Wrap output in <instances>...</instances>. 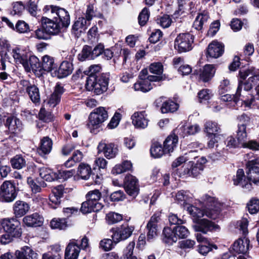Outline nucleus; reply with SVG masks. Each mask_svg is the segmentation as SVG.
Returning <instances> with one entry per match:
<instances>
[{"mask_svg": "<svg viewBox=\"0 0 259 259\" xmlns=\"http://www.w3.org/2000/svg\"><path fill=\"white\" fill-rule=\"evenodd\" d=\"M204 202L207 205L205 210H201L198 207L188 204L187 210L193 218L196 223L193 228L196 232L206 234L217 228L213 222L205 219H201L205 215L211 219H215L218 217L221 210L222 204L214 197L205 195L203 197Z\"/></svg>", "mask_w": 259, "mask_h": 259, "instance_id": "obj_1", "label": "nucleus"}, {"mask_svg": "<svg viewBox=\"0 0 259 259\" xmlns=\"http://www.w3.org/2000/svg\"><path fill=\"white\" fill-rule=\"evenodd\" d=\"M239 74L240 78L243 80L247 76L249 77L246 81L239 80L236 91V96L241 97V103H244L245 106L250 107L252 105H253L255 99L247 92L252 88L253 84L259 81V70L251 67L247 69L240 70Z\"/></svg>", "mask_w": 259, "mask_h": 259, "instance_id": "obj_2", "label": "nucleus"}, {"mask_svg": "<svg viewBox=\"0 0 259 259\" xmlns=\"http://www.w3.org/2000/svg\"><path fill=\"white\" fill-rule=\"evenodd\" d=\"M101 197V193L98 190L95 189L89 192L86 195L87 201L81 204V211L83 213H87L99 211L103 207L102 204L98 202Z\"/></svg>", "mask_w": 259, "mask_h": 259, "instance_id": "obj_3", "label": "nucleus"}, {"mask_svg": "<svg viewBox=\"0 0 259 259\" xmlns=\"http://www.w3.org/2000/svg\"><path fill=\"white\" fill-rule=\"evenodd\" d=\"M189 234L187 228L183 226H176L173 229L165 227L163 230V241L168 245H171L176 242L178 239L187 237Z\"/></svg>", "mask_w": 259, "mask_h": 259, "instance_id": "obj_4", "label": "nucleus"}, {"mask_svg": "<svg viewBox=\"0 0 259 259\" xmlns=\"http://www.w3.org/2000/svg\"><path fill=\"white\" fill-rule=\"evenodd\" d=\"M108 76L106 74H102L97 77H88L86 88L97 95L102 94L107 90L109 81Z\"/></svg>", "mask_w": 259, "mask_h": 259, "instance_id": "obj_5", "label": "nucleus"}, {"mask_svg": "<svg viewBox=\"0 0 259 259\" xmlns=\"http://www.w3.org/2000/svg\"><path fill=\"white\" fill-rule=\"evenodd\" d=\"M194 36L189 32L180 33L176 37L174 47L179 53H185L193 48Z\"/></svg>", "mask_w": 259, "mask_h": 259, "instance_id": "obj_6", "label": "nucleus"}, {"mask_svg": "<svg viewBox=\"0 0 259 259\" xmlns=\"http://www.w3.org/2000/svg\"><path fill=\"white\" fill-rule=\"evenodd\" d=\"M45 10L53 18H58L61 23L62 27L66 28L69 25L70 22V16L68 12L64 9L50 5L46 6Z\"/></svg>", "mask_w": 259, "mask_h": 259, "instance_id": "obj_7", "label": "nucleus"}, {"mask_svg": "<svg viewBox=\"0 0 259 259\" xmlns=\"http://www.w3.org/2000/svg\"><path fill=\"white\" fill-rule=\"evenodd\" d=\"M108 115L105 108L100 107L97 108L91 112L89 116L88 126L92 130L99 128L102 123L107 118Z\"/></svg>", "mask_w": 259, "mask_h": 259, "instance_id": "obj_8", "label": "nucleus"}, {"mask_svg": "<svg viewBox=\"0 0 259 259\" xmlns=\"http://www.w3.org/2000/svg\"><path fill=\"white\" fill-rule=\"evenodd\" d=\"M253 155V153H250L246 155V160H248L246 164L248 168V171L247 172V179L250 182L257 185L259 184V167L256 164H259V159L254 158L250 159Z\"/></svg>", "mask_w": 259, "mask_h": 259, "instance_id": "obj_9", "label": "nucleus"}, {"mask_svg": "<svg viewBox=\"0 0 259 259\" xmlns=\"http://www.w3.org/2000/svg\"><path fill=\"white\" fill-rule=\"evenodd\" d=\"M134 230V227L125 224L116 228H112L110 231L112 233L111 235V238L114 243L116 244L120 241L128 238L132 235Z\"/></svg>", "mask_w": 259, "mask_h": 259, "instance_id": "obj_10", "label": "nucleus"}, {"mask_svg": "<svg viewBox=\"0 0 259 259\" xmlns=\"http://www.w3.org/2000/svg\"><path fill=\"white\" fill-rule=\"evenodd\" d=\"M2 225L4 231H8L18 238L21 237L22 230L20 222L15 218L2 220Z\"/></svg>", "mask_w": 259, "mask_h": 259, "instance_id": "obj_11", "label": "nucleus"}, {"mask_svg": "<svg viewBox=\"0 0 259 259\" xmlns=\"http://www.w3.org/2000/svg\"><path fill=\"white\" fill-rule=\"evenodd\" d=\"M15 185L10 181L4 182L1 186L0 196L6 202L13 201L16 197Z\"/></svg>", "mask_w": 259, "mask_h": 259, "instance_id": "obj_12", "label": "nucleus"}, {"mask_svg": "<svg viewBox=\"0 0 259 259\" xmlns=\"http://www.w3.org/2000/svg\"><path fill=\"white\" fill-rule=\"evenodd\" d=\"M162 79V76L149 75L147 79H141L135 83L134 88L135 91L147 92L152 88V81H159Z\"/></svg>", "mask_w": 259, "mask_h": 259, "instance_id": "obj_13", "label": "nucleus"}, {"mask_svg": "<svg viewBox=\"0 0 259 259\" xmlns=\"http://www.w3.org/2000/svg\"><path fill=\"white\" fill-rule=\"evenodd\" d=\"M98 149L99 153H102L108 159L114 158L118 151V147L115 144L105 143L103 142H101L99 144Z\"/></svg>", "mask_w": 259, "mask_h": 259, "instance_id": "obj_14", "label": "nucleus"}, {"mask_svg": "<svg viewBox=\"0 0 259 259\" xmlns=\"http://www.w3.org/2000/svg\"><path fill=\"white\" fill-rule=\"evenodd\" d=\"M160 220L159 214H154L150 218L149 221L147 224V239L148 241H151L155 238L158 235V225L157 223Z\"/></svg>", "mask_w": 259, "mask_h": 259, "instance_id": "obj_15", "label": "nucleus"}, {"mask_svg": "<svg viewBox=\"0 0 259 259\" xmlns=\"http://www.w3.org/2000/svg\"><path fill=\"white\" fill-rule=\"evenodd\" d=\"M125 189L127 193L133 197L137 196L139 193V188L138 180L132 175H128L125 178Z\"/></svg>", "mask_w": 259, "mask_h": 259, "instance_id": "obj_16", "label": "nucleus"}, {"mask_svg": "<svg viewBox=\"0 0 259 259\" xmlns=\"http://www.w3.org/2000/svg\"><path fill=\"white\" fill-rule=\"evenodd\" d=\"M41 25L50 34L56 35L61 30L62 26L54 20L46 17L41 18Z\"/></svg>", "mask_w": 259, "mask_h": 259, "instance_id": "obj_17", "label": "nucleus"}, {"mask_svg": "<svg viewBox=\"0 0 259 259\" xmlns=\"http://www.w3.org/2000/svg\"><path fill=\"white\" fill-rule=\"evenodd\" d=\"M132 123L135 127L145 128L148 126V120L145 111L137 112L132 116Z\"/></svg>", "mask_w": 259, "mask_h": 259, "instance_id": "obj_18", "label": "nucleus"}, {"mask_svg": "<svg viewBox=\"0 0 259 259\" xmlns=\"http://www.w3.org/2000/svg\"><path fill=\"white\" fill-rule=\"evenodd\" d=\"M64 92L63 87L60 84H57L54 92L47 101V105L50 107H55L59 103L61 96Z\"/></svg>", "mask_w": 259, "mask_h": 259, "instance_id": "obj_19", "label": "nucleus"}, {"mask_svg": "<svg viewBox=\"0 0 259 259\" xmlns=\"http://www.w3.org/2000/svg\"><path fill=\"white\" fill-rule=\"evenodd\" d=\"M24 68L27 72L32 71L34 73H40L41 71V65L39 60L35 56H31L26 61Z\"/></svg>", "mask_w": 259, "mask_h": 259, "instance_id": "obj_20", "label": "nucleus"}, {"mask_svg": "<svg viewBox=\"0 0 259 259\" xmlns=\"http://www.w3.org/2000/svg\"><path fill=\"white\" fill-rule=\"evenodd\" d=\"M224 51V46L221 43L213 41L208 46L207 56L218 58L222 55Z\"/></svg>", "mask_w": 259, "mask_h": 259, "instance_id": "obj_21", "label": "nucleus"}, {"mask_svg": "<svg viewBox=\"0 0 259 259\" xmlns=\"http://www.w3.org/2000/svg\"><path fill=\"white\" fill-rule=\"evenodd\" d=\"M16 259H37L38 253L29 246H24L15 252Z\"/></svg>", "mask_w": 259, "mask_h": 259, "instance_id": "obj_22", "label": "nucleus"}, {"mask_svg": "<svg viewBox=\"0 0 259 259\" xmlns=\"http://www.w3.org/2000/svg\"><path fill=\"white\" fill-rule=\"evenodd\" d=\"M249 246V240L244 237L243 238H239L235 241L232 245V249L237 254H244L248 251Z\"/></svg>", "mask_w": 259, "mask_h": 259, "instance_id": "obj_23", "label": "nucleus"}, {"mask_svg": "<svg viewBox=\"0 0 259 259\" xmlns=\"http://www.w3.org/2000/svg\"><path fill=\"white\" fill-rule=\"evenodd\" d=\"M80 250V247L77 244L76 240H71L66 248L65 258L77 259Z\"/></svg>", "mask_w": 259, "mask_h": 259, "instance_id": "obj_24", "label": "nucleus"}, {"mask_svg": "<svg viewBox=\"0 0 259 259\" xmlns=\"http://www.w3.org/2000/svg\"><path fill=\"white\" fill-rule=\"evenodd\" d=\"M90 25V22L85 20L84 17H79L74 21L72 27V31L76 35H79L81 33L84 32Z\"/></svg>", "mask_w": 259, "mask_h": 259, "instance_id": "obj_25", "label": "nucleus"}, {"mask_svg": "<svg viewBox=\"0 0 259 259\" xmlns=\"http://www.w3.org/2000/svg\"><path fill=\"white\" fill-rule=\"evenodd\" d=\"M44 219L37 213L25 216L23 219V223L27 227H36L40 226L43 223Z\"/></svg>", "mask_w": 259, "mask_h": 259, "instance_id": "obj_26", "label": "nucleus"}, {"mask_svg": "<svg viewBox=\"0 0 259 259\" xmlns=\"http://www.w3.org/2000/svg\"><path fill=\"white\" fill-rule=\"evenodd\" d=\"M200 130V127L197 124L186 126L182 125L180 127L177 128L175 132H177L183 137H185L188 135H194Z\"/></svg>", "mask_w": 259, "mask_h": 259, "instance_id": "obj_27", "label": "nucleus"}, {"mask_svg": "<svg viewBox=\"0 0 259 259\" xmlns=\"http://www.w3.org/2000/svg\"><path fill=\"white\" fill-rule=\"evenodd\" d=\"M5 125L11 133H17L21 130V121L14 116L8 117L6 121Z\"/></svg>", "mask_w": 259, "mask_h": 259, "instance_id": "obj_28", "label": "nucleus"}, {"mask_svg": "<svg viewBox=\"0 0 259 259\" xmlns=\"http://www.w3.org/2000/svg\"><path fill=\"white\" fill-rule=\"evenodd\" d=\"M215 69L213 65L207 64L200 70L199 77L204 82L208 81L213 76Z\"/></svg>", "mask_w": 259, "mask_h": 259, "instance_id": "obj_29", "label": "nucleus"}, {"mask_svg": "<svg viewBox=\"0 0 259 259\" xmlns=\"http://www.w3.org/2000/svg\"><path fill=\"white\" fill-rule=\"evenodd\" d=\"M234 184L235 185H239L242 188H245L250 190L251 188V184L248 179H246L244 176V171L242 169H239L236 174V177L233 179Z\"/></svg>", "mask_w": 259, "mask_h": 259, "instance_id": "obj_30", "label": "nucleus"}, {"mask_svg": "<svg viewBox=\"0 0 259 259\" xmlns=\"http://www.w3.org/2000/svg\"><path fill=\"white\" fill-rule=\"evenodd\" d=\"M30 206L28 204L23 201H17L14 204L13 210L17 217H21L28 212Z\"/></svg>", "mask_w": 259, "mask_h": 259, "instance_id": "obj_31", "label": "nucleus"}, {"mask_svg": "<svg viewBox=\"0 0 259 259\" xmlns=\"http://www.w3.org/2000/svg\"><path fill=\"white\" fill-rule=\"evenodd\" d=\"M178 142V137L175 134L168 136L163 142V148L166 153L172 152L177 147Z\"/></svg>", "mask_w": 259, "mask_h": 259, "instance_id": "obj_32", "label": "nucleus"}, {"mask_svg": "<svg viewBox=\"0 0 259 259\" xmlns=\"http://www.w3.org/2000/svg\"><path fill=\"white\" fill-rule=\"evenodd\" d=\"M73 69L71 62L67 61L62 62L58 70V77L63 78L68 76L72 73Z\"/></svg>", "mask_w": 259, "mask_h": 259, "instance_id": "obj_33", "label": "nucleus"}, {"mask_svg": "<svg viewBox=\"0 0 259 259\" xmlns=\"http://www.w3.org/2000/svg\"><path fill=\"white\" fill-rule=\"evenodd\" d=\"M209 16L207 13L203 12L199 14L195 19L193 27L197 30L202 29L203 26L207 23Z\"/></svg>", "mask_w": 259, "mask_h": 259, "instance_id": "obj_34", "label": "nucleus"}, {"mask_svg": "<svg viewBox=\"0 0 259 259\" xmlns=\"http://www.w3.org/2000/svg\"><path fill=\"white\" fill-rule=\"evenodd\" d=\"M27 184L30 187L31 191L34 193L40 192L41 187L45 188L47 184L44 181H39L37 179L33 180L30 177L27 178Z\"/></svg>", "mask_w": 259, "mask_h": 259, "instance_id": "obj_35", "label": "nucleus"}, {"mask_svg": "<svg viewBox=\"0 0 259 259\" xmlns=\"http://www.w3.org/2000/svg\"><path fill=\"white\" fill-rule=\"evenodd\" d=\"M53 143L51 139L48 137H44L41 141L40 146L38 152L40 155L49 153L52 148Z\"/></svg>", "mask_w": 259, "mask_h": 259, "instance_id": "obj_36", "label": "nucleus"}, {"mask_svg": "<svg viewBox=\"0 0 259 259\" xmlns=\"http://www.w3.org/2000/svg\"><path fill=\"white\" fill-rule=\"evenodd\" d=\"M12 55L17 63L21 64L24 66L28 59V57L24 51L19 48H16L12 50Z\"/></svg>", "mask_w": 259, "mask_h": 259, "instance_id": "obj_37", "label": "nucleus"}, {"mask_svg": "<svg viewBox=\"0 0 259 259\" xmlns=\"http://www.w3.org/2000/svg\"><path fill=\"white\" fill-rule=\"evenodd\" d=\"M91 173L92 169L89 164L81 163L79 165L77 169V175L82 179L88 180L91 176Z\"/></svg>", "mask_w": 259, "mask_h": 259, "instance_id": "obj_38", "label": "nucleus"}, {"mask_svg": "<svg viewBox=\"0 0 259 259\" xmlns=\"http://www.w3.org/2000/svg\"><path fill=\"white\" fill-rule=\"evenodd\" d=\"M68 226V222L65 218H54L50 222V227L53 229L65 230Z\"/></svg>", "mask_w": 259, "mask_h": 259, "instance_id": "obj_39", "label": "nucleus"}, {"mask_svg": "<svg viewBox=\"0 0 259 259\" xmlns=\"http://www.w3.org/2000/svg\"><path fill=\"white\" fill-rule=\"evenodd\" d=\"M41 70L51 71L55 67L54 59L52 57L45 55L42 58Z\"/></svg>", "mask_w": 259, "mask_h": 259, "instance_id": "obj_40", "label": "nucleus"}, {"mask_svg": "<svg viewBox=\"0 0 259 259\" xmlns=\"http://www.w3.org/2000/svg\"><path fill=\"white\" fill-rule=\"evenodd\" d=\"M204 132L209 135H215L221 130L218 123L211 120L207 121L204 124Z\"/></svg>", "mask_w": 259, "mask_h": 259, "instance_id": "obj_41", "label": "nucleus"}, {"mask_svg": "<svg viewBox=\"0 0 259 259\" xmlns=\"http://www.w3.org/2000/svg\"><path fill=\"white\" fill-rule=\"evenodd\" d=\"M236 137L238 141L241 142V145H244V141H246L247 139L246 127L245 123H238Z\"/></svg>", "mask_w": 259, "mask_h": 259, "instance_id": "obj_42", "label": "nucleus"}, {"mask_svg": "<svg viewBox=\"0 0 259 259\" xmlns=\"http://www.w3.org/2000/svg\"><path fill=\"white\" fill-rule=\"evenodd\" d=\"M195 152H196L195 151H191L188 153H186L185 155L177 158L175 160L173 161L171 164L172 167H177L184 162H186L187 160L190 159H192L193 157L195 158L196 157L194 155Z\"/></svg>", "mask_w": 259, "mask_h": 259, "instance_id": "obj_43", "label": "nucleus"}, {"mask_svg": "<svg viewBox=\"0 0 259 259\" xmlns=\"http://www.w3.org/2000/svg\"><path fill=\"white\" fill-rule=\"evenodd\" d=\"M179 108V105L171 101H166L162 105L161 107V112L163 113H166L168 112H174L176 111Z\"/></svg>", "mask_w": 259, "mask_h": 259, "instance_id": "obj_44", "label": "nucleus"}, {"mask_svg": "<svg viewBox=\"0 0 259 259\" xmlns=\"http://www.w3.org/2000/svg\"><path fill=\"white\" fill-rule=\"evenodd\" d=\"M32 102L34 103H38L40 101V94L38 88L33 84L26 92Z\"/></svg>", "mask_w": 259, "mask_h": 259, "instance_id": "obj_45", "label": "nucleus"}, {"mask_svg": "<svg viewBox=\"0 0 259 259\" xmlns=\"http://www.w3.org/2000/svg\"><path fill=\"white\" fill-rule=\"evenodd\" d=\"M77 57L78 59L80 61H84L87 59H93L92 48L89 46H84L81 52L78 55Z\"/></svg>", "mask_w": 259, "mask_h": 259, "instance_id": "obj_46", "label": "nucleus"}, {"mask_svg": "<svg viewBox=\"0 0 259 259\" xmlns=\"http://www.w3.org/2000/svg\"><path fill=\"white\" fill-rule=\"evenodd\" d=\"M151 155L155 158L161 157L164 154L166 153L164 148L158 143H154L152 144L150 149Z\"/></svg>", "mask_w": 259, "mask_h": 259, "instance_id": "obj_47", "label": "nucleus"}, {"mask_svg": "<svg viewBox=\"0 0 259 259\" xmlns=\"http://www.w3.org/2000/svg\"><path fill=\"white\" fill-rule=\"evenodd\" d=\"M11 163L14 168L21 169L25 165L26 161L22 156L16 155L11 159Z\"/></svg>", "mask_w": 259, "mask_h": 259, "instance_id": "obj_48", "label": "nucleus"}, {"mask_svg": "<svg viewBox=\"0 0 259 259\" xmlns=\"http://www.w3.org/2000/svg\"><path fill=\"white\" fill-rule=\"evenodd\" d=\"M106 220L108 224H114L122 220V216L118 213L110 212L106 214Z\"/></svg>", "mask_w": 259, "mask_h": 259, "instance_id": "obj_49", "label": "nucleus"}, {"mask_svg": "<svg viewBox=\"0 0 259 259\" xmlns=\"http://www.w3.org/2000/svg\"><path fill=\"white\" fill-rule=\"evenodd\" d=\"M114 243L112 239L104 238L100 241L99 247L105 251H108L113 248Z\"/></svg>", "mask_w": 259, "mask_h": 259, "instance_id": "obj_50", "label": "nucleus"}, {"mask_svg": "<svg viewBox=\"0 0 259 259\" xmlns=\"http://www.w3.org/2000/svg\"><path fill=\"white\" fill-rule=\"evenodd\" d=\"M248 211L251 214L256 213L259 211V199L253 198L247 203Z\"/></svg>", "mask_w": 259, "mask_h": 259, "instance_id": "obj_51", "label": "nucleus"}, {"mask_svg": "<svg viewBox=\"0 0 259 259\" xmlns=\"http://www.w3.org/2000/svg\"><path fill=\"white\" fill-rule=\"evenodd\" d=\"M17 239L18 238L14 236L13 234L8 231H5L4 234L2 235L0 237V242L2 244L6 245L12 242Z\"/></svg>", "mask_w": 259, "mask_h": 259, "instance_id": "obj_52", "label": "nucleus"}, {"mask_svg": "<svg viewBox=\"0 0 259 259\" xmlns=\"http://www.w3.org/2000/svg\"><path fill=\"white\" fill-rule=\"evenodd\" d=\"M150 12L147 8H144L140 12L139 17V23L141 26L145 25L149 20Z\"/></svg>", "mask_w": 259, "mask_h": 259, "instance_id": "obj_53", "label": "nucleus"}, {"mask_svg": "<svg viewBox=\"0 0 259 259\" xmlns=\"http://www.w3.org/2000/svg\"><path fill=\"white\" fill-rule=\"evenodd\" d=\"M149 71L151 73L156 74V76H161L163 71V66L159 62L152 63L149 66Z\"/></svg>", "mask_w": 259, "mask_h": 259, "instance_id": "obj_54", "label": "nucleus"}, {"mask_svg": "<svg viewBox=\"0 0 259 259\" xmlns=\"http://www.w3.org/2000/svg\"><path fill=\"white\" fill-rule=\"evenodd\" d=\"M200 102H202L208 100L212 96V92L208 89H203L198 94Z\"/></svg>", "mask_w": 259, "mask_h": 259, "instance_id": "obj_55", "label": "nucleus"}, {"mask_svg": "<svg viewBox=\"0 0 259 259\" xmlns=\"http://www.w3.org/2000/svg\"><path fill=\"white\" fill-rule=\"evenodd\" d=\"M171 22V19L168 15H164L157 19V23L163 28L168 27L170 25Z\"/></svg>", "mask_w": 259, "mask_h": 259, "instance_id": "obj_56", "label": "nucleus"}, {"mask_svg": "<svg viewBox=\"0 0 259 259\" xmlns=\"http://www.w3.org/2000/svg\"><path fill=\"white\" fill-rule=\"evenodd\" d=\"M35 37L38 39L46 40L50 38V35L42 26L35 31Z\"/></svg>", "mask_w": 259, "mask_h": 259, "instance_id": "obj_57", "label": "nucleus"}, {"mask_svg": "<svg viewBox=\"0 0 259 259\" xmlns=\"http://www.w3.org/2000/svg\"><path fill=\"white\" fill-rule=\"evenodd\" d=\"M39 118L40 120L44 121L45 122L51 121L53 116L52 114L47 111L45 108H41L38 114Z\"/></svg>", "mask_w": 259, "mask_h": 259, "instance_id": "obj_58", "label": "nucleus"}, {"mask_svg": "<svg viewBox=\"0 0 259 259\" xmlns=\"http://www.w3.org/2000/svg\"><path fill=\"white\" fill-rule=\"evenodd\" d=\"M135 243L134 241L130 242L123 251V256L127 259H131L133 257V250L135 247Z\"/></svg>", "mask_w": 259, "mask_h": 259, "instance_id": "obj_59", "label": "nucleus"}, {"mask_svg": "<svg viewBox=\"0 0 259 259\" xmlns=\"http://www.w3.org/2000/svg\"><path fill=\"white\" fill-rule=\"evenodd\" d=\"M121 115L119 113H115L113 117L111 119L110 122L108 124L109 128L113 129L117 126L119 124Z\"/></svg>", "mask_w": 259, "mask_h": 259, "instance_id": "obj_60", "label": "nucleus"}, {"mask_svg": "<svg viewBox=\"0 0 259 259\" xmlns=\"http://www.w3.org/2000/svg\"><path fill=\"white\" fill-rule=\"evenodd\" d=\"M124 198L125 195L121 190L115 191L110 195V199L112 201H122Z\"/></svg>", "mask_w": 259, "mask_h": 259, "instance_id": "obj_61", "label": "nucleus"}, {"mask_svg": "<svg viewBox=\"0 0 259 259\" xmlns=\"http://www.w3.org/2000/svg\"><path fill=\"white\" fill-rule=\"evenodd\" d=\"M227 147L229 148H235L241 147V143L238 140L236 141L233 137L230 136L227 139Z\"/></svg>", "mask_w": 259, "mask_h": 259, "instance_id": "obj_62", "label": "nucleus"}, {"mask_svg": "<svg viewBox=\"0 0 259 259\" xmlns=\"http://www.w3.org/2000/svg\"><path fill=\"white\" fill-rule=\"evenodd\" d=\"M15 28L19 33H25L29 29L28 25L23 21H19L16 24Z\"/></svg>", "mask_w": 259, "mask_h": 259, "instance_id": "obj_63", "label": "nucleus"}, {"mask_svg": "<svg viewBox=\"0 0 259 259\" xmlns=\"http://www.w3.org/2000/svg\"><path fill=\"white\" fill-rule=\"evenodd\" d=\"M176 198L179 202L183 201L184 204L185 203V202L189 200L190 197L189 196L187 192L182 190L177 193Z\"/></svg>", "mask_w": 259, "mask_h": 259, "instance_id": "obj_64", "label": "nucleus"}]
</instances>
